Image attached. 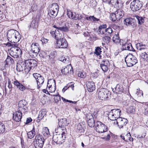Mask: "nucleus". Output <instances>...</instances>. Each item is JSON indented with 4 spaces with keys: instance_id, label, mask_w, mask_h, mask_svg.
Here are the masks:
<instances>
[{
    "instance_id": "1",
    "label": "nucleus",
    "mask_w": 148,
    "mask_h": 148,
    "mask_svg": "<svg viewBox=\"0 0 148 148\" xmlns=\"http://www.w3.org/2000/svg\"><path fill=\"white\" fill-rule=\"evenodd\" d=\"M7 36L8 41L12 43H17L21 38L19 33L14 29H11L8 31Z\"/></svg>"
},
{
    "instance_id": "2",
    "label": "nucleus",
    "mask_w": 148,
    "mask_h": 148,
    "mask_svg": "<svg viewBox=\"0 0 148 148\" xmlns=\"http://www.w3.org/2000/svg\"><path fill=\"white\" fill-rule=\"evenodd\" d=\"M69 123L67 122L66 119V118L61 119L58 120L59 127L56 128L55 132L57 133H59L61 131L63 132L64 133H66V130L65 127Z\"/></svg>"
},
{
    "instance_id": "3",
    "label": "nucleus",
    "mask_w": 148,
    "mask_h": 148,
    "mask_svg": "<svg viewBox=\"0 0 148 148\" xmlns=\"http://www.w3.org/2000/svg\"><path fill=\"white\" fill-rule=\"evenodd\" d=\"M53 134V140L56 143L61 144L63 143L64 141L63 140L65 139L66 136V133H64L63 132L61 131L59 133H57Z\"/></svg>"
},
{
    "instance_id": "4",
    "label": "nucleus",
    "mask_w": 148,
    "mask_h": 148,
    "mask_svg": "<svg viewBox=\"0 0 148 148\" xmlns=\"http://www.w3.org/2000/svg\"><path fill=\"white\" fill-rule=\"evenodd\" d=\"M125 61L127 66L129 67L132 66L138 62L136 58L132 54L129 53L125 57Z\"/></svg>"
},
{
    "instance_id": "5",
    "label": "nucleus",
    "mask_w": 148,
    "mask_h": 148,
    "mask_svg": "<svg viewBox=\"0 0 148 148\" xmlns=\"http://www.w3.org/2000/svg\"><path fill=\"white\" fill-rule=\"evenodd\" d=\"M121 111L119 109H113L108 112V116L109 118L112 121H116V119L120 117Z\"/></svg>"
},
{
    "instance_id": "6",
    "label": "nucleus",
    "mask_w": 148,
    "mask_h": 148,
    "mask_svg": "<svg viewBox=\"0 0 148 148\" xmlns=\"http://www.w3.org/2000/svg\"><path fill=\"white\" fill-rule=\"evenodd\" d=\"M24 63L27 72H29L31 69H34L37 64V62L33 59L26 60L25 61Z\"/></svg>"
},
{
    "instance_id": "7",
    "label": "nucleus",
    "mask_w": 148,
    "mask_h": 148,
    "mask_svg": "<svg viewBox=\"0 0 148 148\" xmlns=\"http://www.w3.org/2000/svg\"><path fill=\"white\" fill-rule=\"evenodd\" d=\"M142 6V2L139 0H134L130 4V8L133 11H136L139 10Z\"/></svg>"
},
{
    "instance_id": "8",
    "label": "nucleus",
    "mask_w": 148,
    "mask_h": 148,
    "mask_svg": "<svg viewBox=\"0 0 148 148\" xmlns=\"http://www.w3.org/2000/svg\"><path fill=\"white\" fill-rule=\"evenodd\" d=\"M95 125L96 131L99 133L106 132L108 130L107 126L100 121H98L96 122Z\"/></svg>"
},
{
    "instance_id": "9",
    "label": "nucleus",
    "mask_w": 148,
    "mask_h": 148,
    "mask_svg": "<svg viewBox=\"0 0 148 148\" xmlns=\"http://www.w3.org/2000/svg\"><path fill=\"white\" fill-rule=\"evenodd\" d=\"M109 92L107 89L105 88H102L99 90L98 94V98L103 100L108 98V95Z\"/></svg>"
},
{
    "instance_id": "10",
    "label": "nucleus",
    "mask_w": 148,
    "mask_h": 148,
    "mask_svg": "<svg viewBox=\"0 0 148 148\" xmlns=\"http://www.w3.org/2000/svg\"><path fill=\"white\" fill-rule=\"evenodd\" d=\"M33 75L36 80L37 89H39L44 82V79L41 75L38 73H34Z\"/></svg>"
},
{
    "instance_id": "11",
    "label": "nucleus",
    "mask_w": 148,
    "mask_h": 148,
    "mask_svg": "<svg viewBox=\"0 0 148 148\" xmlns=\"http://www.w3.org/2000/svg\"><path fill=\"white\" fill-rule=\"evenodd\" d=\"M59 7L57 3H54L51 5L50 8V12L51 14L54 16L57 15L59 11Z\"/></svg>"
},
{
    "instance_id": "12",
    "label": "nucleus",
    "mask_w": 148,
    "mask_h": 148,
    "mask_svg": "<svg viewBox=\"0 0 148 148\" xmlns=\"http://www.w3.org/2000/svg\"><path fill=\"white\" fill-rule=\"evenodd\" d=\"M128 121L126 119L122 118L121 117H119L116 119V121L114 122L115 124L117 125L119 128H122L123 127L126 125L128 123Z\"/></svg>"
},
{
    "instance_id": "13",
    "label": "nucleus",
    "mask_w": 148,
    "mask_h": 148,
    "mask_svg": "<svg viewBox=\"0 0 148 148\" xmlns=\"http://www.w3.org/2000/svg\"><path fill=\"white\" fill-rule=\"evenodd\" d=\"M51 34L53 37H54L57 41L64 38L63 33L62 32H60L58 30H56L50 32Z\"/></svg>"
},
{
    "instance_id": "14",
    "label": "nucleus",
    "mask_w": 148,
    "mask_h": 148,
    "mask_svg": "<svg viewBox=\"0 0 148 148\" xmlns=\"http://www.w3.org/2000/svg\"><path fill=\"white\" fill-rule=\"evenodd\" d=\"M27 102L25 100L20 101L18 103V110L23 112H25L27 110Z\"/></svg>"
},
{
    "instance_id": "15",
    "label": "nucleus",
    "mask_w": 148,
    "mask_h": 148,
    "mask_svg": "<svg viewBox=\"0 0 148 148\" xmlns=\"http://www.w3.org/2000/svg\"><path fill=\"white\" fill-rule=\"evenodd\" d=\"M56 46L61 48H66L68 47V43L65 38L62 39L56 42Z\"/></svg>"
},
{
    "instance_id": "16",
    "label": "nucleus",
    "mask_w": 148,
    "mask_h": 148,
    "mask_svg": "<svg viewBox=\"0 0 148 148\" xmlns=\"http://www.w3.org/2000/svg\"><path fill=\"white\" fill-rule=\"evenodd\" d=\"M67 14L69 18L76 20H78L82 18L81 15L76 14L75 12L70 11L67 12Z\"/></svg>"
},
{
    "instance_id": "17",
    "label": "nucleus",
    "mask_w": 148,
    "mask_h": 148,
    "mask_svg": "<svg viewBox=\"0 0 148 148\" xmlns=\"http://www.w3.org/2000/svg\"><path fill=\"white\" fill-rule=\"evenodd\" d=\"M32 51L34 54L35 56H36L39 52L40 48L39 45L37 43H33L32 44Z\"/></svg>"
},
{
    "instance_id": "18",
    "label": "nucleus",
    "mask_w": 148,
    "mask_h": 148,
    "mask_svg": "<svg viewBox=\"0 0 148 148\" xmlns=\"http://www.w3.org/2000/svg\"><path fill=\"white\" fill-rule=\"evenodd\" d=\"M61 71L63 75H66L69 73L70 74L73 73V70L71 65H67L64 68H62Z\"/></svg>"
},
{
    "instance_id": "19",
    "label": "nucleus",
    "mask_w": 148,
    "mask_h": 148,
    "mask_svg": "<svg viewBox=\"0 0 148 148\" xmlns=\"http://www.w3.org/2000/svg\"><path fill=\"white\" fill-rule=\"evenodd\" d=\"M22 116V112L18 110L13 114V119L16 122H19L21 121Z\"/></svg>"
},
{
    "instance_id": "20",
    "label": "nucleus",
    "mask_w": 148,
    "mask_h": 148,
    "mask_svg": "<svg viewBox=\"0 0 148 148\" xmlns=\"http://www.w3.org/2000/svg\"><path fill=\"white\" fill-rule=\"evenodd\" d=\"M24 62H19L17 64L16 69L18 71H22L23 70L25 71V72H27V68L25 66V64L24 65Z\"/></svg>"
},
{
    "instance_id": "21",
    "label": "nucleus",
    "mask_w": 148,
    "mask_h": 148,
    "mask_svg": "<svg viewBox=\"0 0 148 148\" xmlns=\"http://www.w3.org/2000/svg\"><path fill=\"white\" fill-rule=\"evenodd\" d=\"M86 86L88 90L90 92H92L95 89L94 83L92 81H88L87 83Z\"/></svg>"
},
{
    "instance_id": "22",
    "label": "nucleus",
    "mask_w": 148,
    "mask_h": 148,
    "mask_svg": "<svg viewBox=\"0 0 148 148\" xmlns=\"http://www.w3.org/2000/svg\"><path fill=\"white\" fill-rule=\"evenodd\" d=\"M112 90L117 94H121L123 92L124 89L122 85L117 84L116 85L114 89H113Z\"/></svg>"
},
{
    "instance_id": "23",
    "label": "nucleus",
    "mask_w": 148,
    "mask_h": 148,
    "mask_svg": "<svg viewBox=\"0 0 148 148\" xmlns=\"http://www.w3.org/2000/svg\"><path fill=\"white\" fill-rule=\"evenodd\" d=\"M14 85L16 86L17 88L19 90L23 91L25 90L26 88L23 85L20 83L18 81H14Z\"/></svg>"
},
{
    "instance_id": "24",
    "label": "nucleus",
    "mask_w": 148,
    "mask_h": 148,
    "mask_svg": "<svg viewBox=\"0 0 148 148\" xmlns=\"http://www.w3.org/2000/svg\"><path fill=\"white\" fill-rule=\"evenodd\" d=\"M115 13L118 21L122 18L124 15V12L121 9L117 10Z\"/></svg>"
},
{
    "instance_id": "25",
    "label": "nucleus",
    "mask_w": 148,
    "mask_h": 148,
    "mask_svg": "<svg viewBox=\"0 0 148 148\" xmlns=\"http://www.w3.org/2000/svg\"><path fill=\"white\" fill-rule=\"evenodd\" d=\"M47 115L46 110L45 109H42L41 110L39 113L38 116L37 118L38 120L40 121L43 119L44 116H46Z\"/></svg>"
},
{
    "instance_id": "26",
    "label": "nucleus",
    "mask_w": 148,
    "mask_h": 148,
    "mask_svg": "<svg viewBox=\"0 0 148 148\" xmlns=\"http://www.w3.org/2000/svg\"><path fill=\"white\" fill-rule=\"evenodd\" d=\"M35 140V142H38L42 144H44L45 139L43 136L39 134L36 135Z\"/></svg>"
},
{
    "instance_id": "27",
    "label": "nucleus",
    "mask_w": 148,
    "mask_h": 148,
    "mask_svg": "<svg viewBox=\"0 0 148 148\" xmlns=\"http://www.w3.org/2000/svg\"><path fill=\"white\" fill-rule=\"evenodd\" d=\"M56 86V81L53 79H50L48 80L47 88H50L51 87H55Z\"/></svg>"
},
{
    "instance_id": "28",
    "label": "nucleus",
    "mask_w": 148,
    "mask_h": 148,
    "mask_svg": "<svg viewBox=\"0 0 148 148\" xmlns=\"http://www.w3.org/2000/svg\"><path fill=\"white\" fill-rule=\"evenodd\" d=\"M123 48L126 50L134 51L135 50L130 43H126L123 45Z\"/></svg>"
},
{
    "instance_id": "29",
    "label": "nucleus",
    "mask_w": 148,
    "mask_h": 148,
    "mask_svg": "<svg viewBox=\"0 0 148 148\" xmlns=\"http://www.w3.org/2000/svg\"><path fill=\"white\" fill-rule=\"evenodd\" d=\"M9 51L10 55L12 57L15 58H18L15 49L13 47L11 48Z\"/></svg>"
},
{
    "instance_id": "30",
    "label": "nucleus",
    "mask_w": 148,
    "mask_h": 148,
    "mask_svg": "<svg viewBox=\"0 0 148 148\" xmlns=\"http://www.w3.org/2000/svg\"><path fill=\"white\" fill-rule=\"evenodd\" d=\"M34 127V126L32 130L27 133L28 138L29 139H32L34 138L35 135Z\"/></svg>"
},
{
    "instance_id": "31",
    "label": "nucleus",
    "mask_w": 148,
    "mask_h": 148,
    "mask_svg": "<svg viewBox=\"0 0 148 148\" xmlns=\"http://www.w3.org/2000/svg\"><path fill=\"white\" fill-rule=\"evenodd\" d=\"M53 27L57 29V30L59 31V30L62 32H66L69 30L68 27L66 26H64L62 27H58L54 25L53 26Z\"/></svg>"
},
{
    "instance_id": "32",
    "label": "nucleus",
    "mask_w": 148,
    "mask_h": 148,
    "mask_svg": "<svg viewBox=\"0 0 148 148\" xmlns=\"http://www.w3.org/2000/svg\"><path fill=\"white\" fill-rule=\"evenodd\" d=\"M6 64L7 65H10L13 64L14 62V60L9 56H8L7 57L5 60Z\"/></svg>"
},
{
    "instance_id": "33",
    "label": "nucleus",
    "mask_w": 148,
    "mask_h": 148,
    "mask_svg": "<svg viewBox=\"0 0 148 148\" xmlns=\"http://www.w3.org/2000/svg\"><path fill=\"white\" fill-rule=\"evenodd\" d=\"M112 40L115 43H119L121 40L119 37V35L118 34L114 35L112 38Z\"/></svg>"
},
{
    "instance_id": "34",
    "label": "nucleus",
    "mask_w": 148,
    "mask_h": 148,
    "mask_svg": "<svg viewBox=\"0 0 148 148\" xmlns=\"http://www.w3.org/2000/svg\"><path fill=\"white\" fill-rule=\"evenodd\" d=\"M86 18L87 20L91 21L92 22H97L99 20V19L96 18L94 16L86 17Z\"/></svg>"
},
{
    "instance_id": "35",
    "label": "nucleus",
    "mask_w": 148,
    "mask_h": 148,
    "mask_svg": "<svg viewBox=\"0 0 148 148\" xmlns=\"http://www.w3.org/2000/svg\"><path fill=\"white\" fill-rule=\"evenodd\" d=\"M42 133L45 136H48L49 135V130L47 127H44L43 128Z\"/></svg>"
},
{
    "instance_id": "36",
    "label": "nucleus",
    "mask_w": 148,
    "mask_h": 148,
    "mask_svg": "<svg viewBox=\"0 0 148 148\" xmlns=\"http://www.w3.org/2000/svg\"><path fill=\"white\" fill-rule=\"evenodd\" d=\"M13 47L15 49L16 52L18 57H21L22 54V52L21 49L19 47Z\"/></svg>"
},
{
    "instance_id": "37",
    "label": "nucleus",
    "mask_w": 148,
    "mask_h": 148,
    "mask_svg": "<svg viewBox=\"0 0 148 148\" xmlns=\"http://www.w3.org/2000/svg\"><path fill=\"white\" fill-rule=\"evenodd\" d=\"M125 141L128 142L129 141H132L133 139L131 137L130 133L127 134L125 135Z\"/></svg>"
},
{
    "instance_id": "38",
    "label": "nucleus",
    "mask_w": 148,
    "mask_h": 148,
    "mask_svg": "<svg viewBox=\"0 0 148 148\" xmlns=\"http://www.w3.org/2000/svg\"><path fill=\"white\" fill-rule=\"evenodd\" d=\"M87 122L88 125L90 127H93L95 125V121L93 119L88 120Z\"/></svg>"
},
{
    "instance_id": "39",
    "label": "nucleus",
    "mask_w": 148,
    "mask_h": 148,
    "mask_svg": "<svg viewBox=\"0 0 148 148\" xmlns=\"http://www.w3.org/2000/svg\"><path fill=\"white\" fill-rule=\"evenodd\" d=\"M136 25V23L134 19L132 18V20H131L130 23L128 24V26H132L134 27Z\"/></svg>"
},
{
    "instance_id": "40",
    "label": "nucleus",
    "mask_w": 148,
    "mask_h": 148,
    "mask_svg": "<svg viewBox=\"0 0 148 148\" xmlns=\"http://www.w3.org/2000/svg\"><path fill=\"white\" fill-rule=\"evenodd\" d=\"M136 17L137 19L138 23L139 24L141 25L143 23L144 20L143 17L138 16H136Z\"/></svg>"
},
{
    "instance_id": "41",
    "label": "nucleus",
    "mask_w": 148,
    "mask_h": 148,
    "mask_svg": "<svg viewBox=\"0 0 148 148\" xmlns=\"http://www.w3.org/2000/svg\"><path fill=\"white\" fill-rule=\"evenodd\" d=\"M52 95L53 96L56 97L54 98V100L56 102L58 103L60 100L61 96L60 95H59L58 94L56 95Z\"/></svg>"
},
{
    "instance_id": "42",
    "label": "nucleus",
    "mask_w": 148,
    "mask_h": 148,
    "mask_svg": "<svg viewBox=\"0 0 148 148\" xmlns=\"http://www.w3.org/2000/svg\"><path fill=\"white\" fill-rule=\"evenodd\" d=\"M110 19L113 22L115 21L116 20L118 21L115 13H113L110 14Z\"/></svg>"
},
{
    "instance_id": "43",
    "label": "nucleus",
    "mask_w": 148,
    "mask_h": 148,
    "mask_svg": "<svg viewBox=\"0 0 148 148\" xmlns=\"http://www.w3.org/2000/svg\"><path fill=\"white\" fill-rule=\"evenodd\" d=\"M110 66H106L103 65L102 64H100V66L102 69V71L104 72H106L108 71V67Z\"/></svg>"
},
{
    "instance_id": "44",
    "label": "nucleus",
    "mask_w": 148,
    "mask_h": 148,
    "mask_svg": "<svg viewBox=\"0 0 148 148\" xmlns=\"http://www.w3.org/2000/svg\"><path fill=\"white\" fill-rule=\"evenodd\" d=\"M44 144L38 142H36L34 146L36 148H42Z\"/></svg>"
},
{
    "instance_id": "45",
    "label": "nucleus",
    "mask_w": 148,
    "mask_h": 148,
    "mask_svg": "<svg viewBox=\"0 0 148 148\" xmlns=\"http://www.w3.org/2000/svg\"><path fill=\"white\" fill-rule=\"evenodd\" d=\"M127 112L130 113L134 112L135 111V108L134 106H131L127 109Z\"/></svg>"
},
{
    "instance_id": "46",
    "label": "nucleus",
    "mask_w": 148,
    "mask_h": 148,
    "mask_svg": "<svg viewBox=\"0 0 148 148\" xmlns=\"http://www.w3.org/2000/svg\"><path fill=\"white\" fill-rule=\"evenodd\" d=\"M5 130V126L3 123H0V133L4 132Z\"/></svg>"
},
{
    "instance_id": "47",
    "label": "nucleus",
    "mask_w": 148,
    "mask_h": 148,
    "mask_svg": "<svg viewBox=\"0 0 148 148\" xmlns=\"http://www.w3.org/2000/svg\"><path fill=\"white\" fill-rule=\"evenodd\" d=\"M101 49L99 47H97L95 50L94 53L97 55H99L100 53L102 52L101 51Z\"/></svg>"
},
{
    "instance_id": "48",
    "label": "nucleus",
    "mask_w": 148,
    "mask_h": 148,
    "mask_svg": "<svg viewBox=\"0 0 148 148\" xmlns=\"http://www.w3.org/2000/svg\"><path fill=\"white\" fill-rule=\"evenodd\" d=\"M54 52H51L50 54L46 56L47 58L49 59L50 60H52L54 58Z\"/></svg>"
},
{
    "instance_id": "49",
    "label": "nucleus",
    "mask_w": 148,
    "mask_h": 148,
    "mask_svg": "<svg viewBox=\"0 0 148 148\" xmlns=\"http://www.w3.org/2000/svg\"><path fill=\"white\" fill-rule=\"evenodd\" d=\"M103 65L106 66H110V63L109 61L107 60H103L101 62V64Z\"/></svg>"
},
{
    "instance_id": "50",
    "label": "nucleus",
    "mask_w": 148,
    "mask_h": 148,
    "mask_svg": "<svg viewBox=\"0 0 148 148\" xmlns=\"http://www.w3.org/2000/svg\"><path fill=\"white\" fill-rule=\"evenodd\" d=\"M77 129L78 130H81L80 132H82L84 131V127L80 124H79L77 125Z\"/></svg>"
},
{
    "instance_id": "51",
    "label": "nucleus",
    "mask_w": 148,
    "mask_h": 148,
    "mask_svg": "<svg viewBox=\"0 0 148 148\" xmlns=\"http://www.w3.org/2000/svg\"><path fill=\"white\" fill-rule=\"evenodd\" d=\"M132 20V18H127L125 20L124 22V23L125 24H126L127 25H128V24L129 23L131 20Z\"/></svg>"
},
{
    "instance_id": "52",
    "label": "nucleus",
    "mask_w": 148,
    "mask_h": 148,
    "mask_svg": "<svg viewBox=\"0 0 148 148\" xmlns=\"http://www.w3.org/2000/svg\"><path fill=\"white\" fill-rule=\"evenodd\" d=\"M78 77L82 78L85 77L86 75L85 73L81 72H79L78 73Z\"/></svg>"
},
{
    "instance_id": "53",
    "label": "nucleus",
    "mask_w": 148,
    "mask_h": 148,
    "mask_svg": "<svg viewBox=\"0 0 148 148\" xmlns=\"http://www.w3.org/2000/svg\"><path fill=\"white\" fill-rule=\"evenodd\" d=\"M136 94L138 96H141V95L142 96H143V93L142 90H138L137 89V91L136 93Z\"/></svg>"
},
{
    "instance_id": "54",
    "label": "nucleus",
    "mask_w": 148,
    "mask_h": 148,
    "mask_svg": "<svg viewBox=\"0 0 148 148\" xmlns=\"http://www.w3.org/2000/svg\"><path fill=\"white\" fill-rule=\"evenodd\" d=\"M110 38L109 36H106L103 38V40L106 43L109 42L110 41Z\"/></svg>"
},
{
    "instance_id": "55",
    "label": "nucleus",
    "mask_w": 148,
    "mask_h": 148,
    "mask_svg": "<svg viewBox=\"0 0 148 148\" xmlns=\"http://www.w3.org/2000/svg\"><path fill=\"white\" fill-rule=\"evenodd\" d=\"M141 56L142 58L146 59L147 58L148 55L145 52H144L142 53Z\"/></svg>"
},
{
    "instance_id": "56",
    "label": "nucleus",
    "mask_w": 148,
    "mask_h": 148,
    "mask_svg": "<svg viewBox=\"0 0 148 148\" xmlns=\"http://www.w3.org/2000/svg\"><path fill=\"white\" fill-rule=\"evenodd\" d=\"M49 92H55L56 90V86L55 87H51L50 88H48Z\"/></svg>"
},
{
    "instance_id": "57",
    "label": "nucleus",
    "mask_w": 148,
    "mask_h": 148,
    "mask_svg": "<svg viewBox=\"0 0 148 148\" xmlns=\"http://www.w3.org/2000/svg\"><path fill=\"white\" fill-rule=\"evenodd\" d=\"M86 119L87 121L88 120H90V119H93V116L92 114L90 113L88 114L86 116Z\"/></svg>"
},
{
    "instance_id": "58",
    "label": "nucleus",
    "mask_w": 148,
    "mask_h": 148,
    "mask_svg": "<svg viewBox=\"0 0 148 148\" xmlns=\"http://www.w3.org/2000/svg\"><path fill=\"white\" fill-rule=\"evenodd\" d=\"M106 32V29H99V34H104Z\"/></svg>"
},
{
    "instance_id": "59",
    "label": "nucleus",
    "mask_w": 148,
    "mask_h": 148,
    "mask_svg": "<svg viewBox=\"0 0 148 148\" xmlns=\"http://www.w3.org/2000/svg\"><path fill=\"white\" fill-rule=\"evenodd\" d=\"M36 21H33L31 23L30 25V27H32L33 29H34L36 28Z\"/></svg>"
},
{
    "instance_id": "60",
    "label": "nucleus",
    "mask_w": 148,
    "mask_h": 148,
    "mask_svg": "<svg viewBox=\"0 0 148 148\" xmlns=\"http://www.w3.org/2000/svg\"><path fill=\"white\" fill-rule=\"evenodd\" d=\"M37 6L35 4H34L32 6V9L33 11H34L36 10L37 9Z\"/></svg>"
},
{
    "instance_id": "61",
    "label": "nucleus",
    "mask_w": 148,
    "mask_h": 148,
    "mask_svg": "<svg viewBox=\"0 0 148 148\" xmlns=\"http://www.w3.org/2000/svg\"><path fill=\"white\" fill-rule=\"evenodd\" d=\"M106 32L109 34H111L112 32V29L111 28H108L106 29Z\"/></svg>"
},
{
    "instance_id": "62",
    "label": "nucleus",
    "mask_w": 148,
    "mask_h": 148,
    "mask_svg": "<svg viewBox=\"0 0 148 148\" xmlns=\"http://www.w3.org/2000/svg\"><path fill=\"white\" fill-rule=\"evenodd\" d=\"M59 60L64 63L66 62V58L62 56L59 58Z\"/></svg>"
},
{
    "instance_id": "63",
    "label": "nucleus",
    "mask_w": 148,
    "mask_h": 148,
    "mask_svg": "<svg viewBox=\"0 0 148 148\" xmlns=\"http://www.w3.org/2000/svg\"><path fill=\"white\" fill-rule=\"evenodd\" d=\"M70 85H69V84H68L67 85V86H65L62 89V92H64L67 89H68L70 86Z\"/></svg>"
},
{
    "instance_id": "64",
    "label": "nucleus",
    "mask_w": 148,
    "mask_h": 148,
    "mask_svg": "<svg viewBox=\"0 0 148 148\" xmlns=\"http://www.w3.org/2000/svg\"><path fill=\"white\" fill-rule=\"evenodd\" d=\"M141 44L140 43H137L136 45V47L138 50H141Z\"/></svg>"
}]
</instances>
